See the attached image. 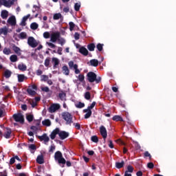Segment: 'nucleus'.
<instances>
[{"label":"nucleus","mask_w":176,"mask_h":176,"mask_svg":"<svg viewBox=\"0 0 176 176\" xmlns=\"http://www.w3.org/2000/svg\"><path fill=\"white\" fill-rule=\"evenodd\" d=\"M61 34L60 33V32H55L51 34L50 41L53 43H56V42H57V41L59 40Z\"/></svg>","instance_id":"6"},{"label":"nucleus","mask_w":176,"mask_h":176,"mask_svg":"<svg viewBox=\"0 0 176 176\" xmlns=\"http://www.w3.org/2000/svg\"><path fill=\"white\" fill-rule=\"evenodd\" d=\"M78 80H79L80 82H83V80H85V75H83V74H80V75L78 76Z\"/></svg>","instance_id":"54"},{"label":"nucleus","mask_w":176,"mask_h":176,"mask_svg":"<svg viewBox=\"0 0 176 176\" xmlns=\"http://www.w3.org/2000/svg\"><path fill=\"white\" fill-rule=\"evenodd\" d=\"M63 18V15L61 13H56L53 16V19L54 20H60V19Z\"/></svg>","instance_id":"32"},{"label":"nucleus","mask_w":176,"mask_h":176,"mask_svg":"<svg viewBox=\"0 0 176 176\" xmlns=\"http://www.w3.org/2000/svg\"><path fill=\"white\" fill-rule=\"evenodd\" d=\"M18 69L20 70V71H27V65L21 63V64H19L18 65Z\"/></svg>","instance_id":"30"},{"label":"nucleus","mask_w":176,"mask_h":176,"mask_svg":"<svg viewBox=\"0 0 176 176\" xmlns=\"http://www.w3.org/2000/svg\"><path fill=\"white\" fill-rule=\"evenodd\" d=\"M69 137V133L65 131H60L59 129V138L60 140H65Z\"/></svg>","instance_id":"10"},{"label":"nucleus","mask_w":176,"mask_h":176,"mask_svg":"<svg viewBox=\"0 0 176 176\" xmlns=\"http://www.w3.org/2000/svg\"><path fill=\"white\" fill-rule=\"evenodd\" d=\"M38 27H39V25L35 22L32 23L30 25L31 30H38Z\"/></svg>","instance_id":"36"},{"label":"nucleus","mask_w":176,"mask_h":176,"mask_svg":"<svg viewBox=\"0 0 176 176\" xmlns=\"http://www.w3.org/2000/svg\"><path fill=\"white\" fill-rule=\"evenodd\" d=\"M3 75L6 79H9V78L12 76V71L9 69H6Z\"/></svg>","instance_id":"20"},{"label":"nucleus","mask_w":176,"mask_h":176,"mask_svg":"<svg viewBox=\"0 0 176 176\" xmlns=\"http://www.w3.org/2000/svg\"><path fill=\"white\" fill-rule=\"evenodd\" d=\"M3 52L4 54L8 56V54H10L12 53V51L10 50V48L5 47L3 50Z\"/></svg>","instance_id":"40"},{"label":"nucleus","mask_w":176,"mask_h":176,"mask_svg":"<svg viewBox=\"0 0 176 176\" xmlns=\"http://www.w3.org/2000/svg\"><path fill=\"white\" fill-rule=\"evenodd\" d=\"M100 133L104 140L108 137V133H107V129L104 126L100 127Z\"/></svg>","instance_id":"11"},{"label":"nucleus","mask_w":176,"mask_h":176,"mask_svg":"<svg viewBox=\"0 0 176 176\" xmlns=\"http://www.w3.org/2000/svg\"><path fill=\"white\" fill-rule=\"evenodd\" d=\"M69 25L70 31H74V29L75 28V23H74V22H69Z\"/></svg>","instance_id":"48"},{"label":"nucleus","mask_w":176,"mask_h":176,"mask_svg":"<svg viewBox=\"0 0 176 176\" xmlns=\"http://www.w3.org/2000/svg\"><path fill=\"white\" fill-rule=\"evenodd\" d=\"M126 171H128V173H133L134 171V168L132 166L129 165Z\"/></svg>","instance_id":"50"},{"label":"nucleus","mask_w":176,"mask_h":176,"mask_svg":"<svg viewBox=\"0 0 176 176\" xmlns=\"http://www.w3.org/2000/svg\"><path fill=\"white\" fill-rule=\"evenodd\" d=\"M26 119H27L28 122H32V120H34V116L32 114L28 115L26 116Z\"/></svg>","instance_id":"43"},{"label":"nucleus","mask_w":176,"mask_h":176,"mask_svg":"<svg viewBox=\"0 0 176 176\" xmlns=\"http://www.w3.org/2000/svg\"><path fill=\"white\" fill-rule=\"evenodd\" d=\"M91 140L92 141V142H95V144H97V142H98V137H97V135H93L91 138Z\"/></svg>","instance_id":"44"},{"label":"nucleus","mask_w":176,"mask_h":176,"mask_svg":"<svg viewBox=\"0 0 176 176\" xmlns=\"http://www.w3.org/2000/svg\"><path fill=\"white\" fill-rule=\"evenodd\" d=\"M62 70L65 75H69V69H68V66L65 65L62 67Z\"/></svg>","instance_id":"29"},{"label":"nucleus","mask_w":176,"mask_h":176,"mask_svg":"<svg viewBox=\"0 0 176 176\" xmlns=\"http://www.w3.org/2000/svg\"><path fill=\"white\" fill-rule=\"evenodd\" d=\"M96 48L98 49V52H102L104 49V44L98 43L96 45Z\"/></svg>","instance_id":"37"},{"label":"nucleus","mask_w":176,"mask_h":176,"mask_svg":"<svg viewBox=\"0 0 176 176\" xmlns=\"http://www.w3.org/2000/svg\"><path fill=\"white\" fill-rule=\"evenodd\" d=\"M112 120L114 122H123V118H122L120 116H114L112 118Z\"/></svg>","instance_id":"21"},{"label":"nucleus","mask_w":176,"mask_h":176,"mask_svg":"<svg viewBox=\"0 0 176 176\" xmlns=\"http://www.w3.org/2000/svg\"><path fill=\"white\" fill-rule=\"evenodd\" d=\"M26 91L29 96H36V91L32 89L31 87H28V88L26 89Z\"/></svg>","instance_id":"19"},{"label":"nucleus","mask_w":176,"mask_h":176,"mask_svg":"<svg viewBox=\"0 0 176 176\" xmlns=\"http://www.w3.org/2000/svg\"><path fill=\"white\" fill-rule=\"evenodd\" d=\"M94 107H96V102H93L91 104L87 107V109L91 111Z\"/></svg>","instance_id":"59"},{"label":"nucleus","mask_w":176,"mask_h":176,"mask_svg":"<svg viewBox=\"0 0 176 176\" xmlns=\"http://www.w3.org/2000/svg\"><path fill=\"white\" fill-rule=\"evenodd\" d=\"M89 63L91 67H98V60L97 59H92L89 61Z\"/></svg>","instance_id":"22"},{"label":"nucleus","mask_w":176,"mask_h":176,"mask_svg":"<svg viewBox=\"0 0 176 176\" xmlns=\"http://www.w3.org/2000/svg\"><path fill=\"white\" fill-rule=\"evenodd\" d=\"M54 159L59 164H65L66 160L63 157L61 151H56L54 154Z\"/></svg>","instance_id":"3"},{"label":"nucleus","mask_w":176,"mask_h":176,"mask_svg":"<svg viewBox=\"0 0 176 176\" xmlns=\"http://www.w3.org/2000/svg\"><path fill=\"white\" fill-rule=\"evenodd\" d=\"M73 126H74V127H75V129H76V130H80V124H79V122L74 123Z\"/></svg>","instance_id":"53"},{"label":"nucleus","mask_w":176,"mask_h":176,"mask_svg":"<svg viewBox=\"0 0 176 176\" xmlns=\"http://www.w3.org/2000/svg\"><path fill=\"white\" fill-rule=\"evenodd\" d=\"M27 20H28V16H23L20 23V25H22V27H25L27 24L25 22L27 21Z\"/></svg>","instance_id":"33"},{"label":"nucleus","mask_w":176,"mask_h":176,"mask_svg":"<svg viewBox=\"0 0 176 176\" xmlns=\"http://www.w3.org/2000/svg\"><path fill=\"white\" fill-rule=\"evenodd\" d=\"M79 53H80V54H82V56H88L89 55V51L87 50V49H86V47H80L78 50Z\"/></svg>","instance_id":"14"},{"label":"nucleus","mask_w":176,"mask_h":176,"mask_svg":"<svg viewBox=\"0 0 176 176\" xmlns=\"http://www.w3.org/2000/svg\"><path fill=\"white\" fill-rule=\"evenodd\" d=\"M57 53H58V54H59V56H62L63 55V47H58Z\"/></svg>","instance_id":"56"},{"label":"nucleus","mask_w":176,"mask_h":176,"mask_svg":"<svg viewBox=\"0 0 176 176\" xmlns=\"http://www.w3.org/2000/svg\"><path fill=\"white\" fill-rule=\"evenodd\" d=\"M59 133H60L59 128H56L55 129H54L52 131V132L51 133V134L50 135L51 140H54L56 138V135H57V134L59 135Z\"/></svg>","instance_id":"12"},{"label":"nucleus","mask_w":176,"mask_h":176,"mask_svg":"<svg viewBox=\"0 0 176 176\" xmlns=\"http://www.w3.org/2000/svg\"><path fill=\"white\" fill-rule=\"evenodd\" d=\"M80 38V34L78 32H76L74 34V38L76 41H78V39Z\"/></svg>","instance_id":"57"},{"label":"nucleus","mask_w":176,"mask_h":176,"mask_svg":"<svg viewBox=\"0 0 176 176\" xmlns=\"http://www.w3.org/2000/svg\"><path fill=\"white\" fill-rule=\"evenodd\" d=\"M30 129L32 130V131H34V133H38V130H39V129L36 126H32L30 127Z\"/></svg>","instance_id":"51"},{"label":"nucleus","mask_w":176,"mask_h":176,"mask_svg":"<svg viewBox=\"0 0 176 176\" xmlns=\"http://www.w3.org/2000/svg\"><path fill=\"white\" fill-rule=\"evenodd\" d=\"M43 38L45 39H49V38H50V33L49 32H45L43 33Z\"/></svg>","instance_id":"49"},{"label":"nucleus","mask_w":176,"mask_h":176,"mask_svg":"<svg viewBox=\"0 0 176 176\" xmlns=\"http://www.w3.org/2000/svg\"><path fill=\"white\" fill-rule=\"evenodd\" d=\"M83 112L85 113L84 116L85 119H89L91 116L92 111L90 109H85L83 110Z\"/></svg>","instance_id":"15"},{"label":"nucleus","mask_w":176,"mask_h":176,"mask_svg":"<svg viewBox=\"0 0 176 176\" xmlns=\"http://www.w3.org/2000/svg\"><path fill=\"white\" fill-rule=\"evenodd\" d=\"M74 10H76V12H79V10H80V3H76L74 4Z\"/></svg>","instance_id":"45"},{"label":"nucleus","mask_w":176,"mask_h":176,"mask_svg":"<svg viewBox=\"0 0 176 176\" xmlns=\"http://www.w3.org/2000/svg\"><path fill=\"white\" fill-rule=\"evenodd\" d=\"M8 16H9V12L6 10L1 11V17L3 19H8Z\"/></svg>","instance_id":"31"},{"label":"nucleus","mask_w":176,"mask_h":176,"mask_svg":"<svg viewBox=\"0 0 176 176\" xmlns=\"http://www.w3.org/2000/svg\"><path fill=\"white\" fill-rule=\"evenodd\" d=\"M87 49L89 50V52H94V50L96 49V45L93 43H89L87 45Z\"/></svg>","instance_id":"23"},{"label":"nucleus","mask_w":176,"mask_h":176,"mask_svg":"<svg viewBox=\"0 0 176 176\" xmlns=\"http://www.w3.org/2000/svg\"><path fill=\"white\" fill-rule=\"evenodd\" d=\"M41 90L45 93H49V91H50V89L48 88V87H41Z\"/></svg>","instance_id":"55"},{"label":"nucleus","mask_w":176,"mask_h":176,"mask_svg":"<svg viewBox=\"0 0 176 176\" xmlns=\"http://www.w3.org/2000/svg\"><path fill=\"white\" fill-rule=\"evenodd\" d=\"M75 107L76 108H85V103L82 102H79L78 103L75 104Z\"/></svg>","instance_id":"42"},{"label":"nucleus","mask_w":176,"mask_h":176,"mask_svg":"<svg viewBox=\"0 0 176 176\" xmlns=\"http://www.w3.org/2000/svg\"><path fill=\"white\" fill-rule=\"evenodd\" d=\"M10 60L11 63H16L18 61L19 58H17V55L13 54V55L10 56Z\"/></svg>","instance_id":"28"},{"label":"nucleus","mask_w":176,"mask_h":176,"mask_svg":"<svg viewBox=\"0 0 176 176\" xmlns=\"http://www.w3.org/2000/svg\"><path fill=\"white\" fill-rule=\"evenodd\" d=\"M58 42L59 43V45L64 46V45H65V39L64 38H60L58 40Z\"/></svg>","instance_id":"46"},{"label":"nucleus","mask_w":176,"mask_h":176,"mask_svg":"<svg viewBox=\"0 0 176 176\" xmlns=\"http://www.w3.org/2000/svg\"><path fill=\"white\" fill-rule=\"evenodd\" d=\"M12 117L15 122H18L19 123H21V124H24V116H23V114L20 113H15Z\"/></svg>","instance_id":"4"},{"label":"nucleus","mask_w":176,"mask_h":176,"mask_svg":"<svg viewBox=\"0 0 176 176\" xmlns=\"http://www.w3.org/2000/svg\"><path fill=\"white\" fill-rule=\"evenodd\" d=\"M28 45H29L30 47L35 48L38 46V45H39V43H38V41L35 40V38L33 36H30L28 38Z\"/></svg>","instance_id":"5"},{"label":"nucleus","mask_w":176,"mask_h":176,"mask_svg":"<svg viewBox=\"0 0 176 176\" xmlns=\"http://www.w3.org/2000/svg\"><path fill=\"white\" fill-rule=\"evenodd\" d=\"M42 74H43V72L41 69H38L36 71V75L37 76H41V75H42Z\"/></svg>","instance_id":"63"},{"label":"nucleus","mask_w":176,"mask_h":176,"mask_svg":"<svg viewBox=\"0 0 176 176\" xmlns=\"http://www.w3.org/2000/svg\"><path fill=\"white\" fill-rule=\"evenodd\" d=\"M24 79H25L24 74H18V82L21 83V82H24Z\"/></svg>","instance_id":"34"},{"label":"nucleus","mask_w":176,"mask_h":176,"mask_svg":"<svg viewBox=\"0 0 176 176\" xmlns=\"http://www.w3.org/2000/svg\"><path fill=\"white\" fill-rule=\"evenodd\" d=\"M20 39H26L27 38V33L22 32L19 34Z\"/></svg>","instance_id":"38"},{"label":"nucleus","mask_w":176,"mask_h":176,"mask_svg":"<svg viewBox=\"0 0 176 176\" xmlns=\"http://www.w3.org/2000/svg\"><path fill=\"white\" fill-rule=\"evenodd\" d=\"M0 176H8V173L6 170L0 173Z\"/></svg>","instance_id":"64"},{"label":"nucleus","mask_w":176,"mask_h":176,"mask_svg":"<svg viewBox=\"0 0 176 176\" xmlns=\"http://www.w3.org/2000/svg\"><path fill=\"white\" fill-rule=\"evenodd\" d=\"M12 49H13L14 52L16 53V54H21L20 48L19 47L14 45L12 47Z\"/></svg>","instance_id":"39"},{"label":"nucleus","mask_w":176,"mask_h":176,"mask_svg":"<svg viewBox=\"0 0 176 176\" xmlns=\"http://www.w3.org/2000/svg\"><path fill=\"white\" fill-rule=\"evenodd\" d=\"M87 79L90 83L96 82L100 83L101 82V77H97V74L93 72H89L87 74Z\"/></svg>","instance_id":"1"},{"label":"nucleus","mask_w":176,"mask_h":176,"mask_svg":"<svg viewBox=\"0 0 176 176\" xmlns=\"http://www.w3.org/2000/svg\"><path fill=\"white\" fill-rule=\"evenodd\" d=\"M144 157H149L150 160H151V159H152V155H151V153H149L148 151H146L144 153Z\"/></svg>","instance_id":"52"},{"label":"nucleus","mask_w":176,"mask_h":176,"mask_svg":"<svg viewBox=\"0 0 176 176\" xmlns=\"http://www.w3.org/2000/svg\"><path fill=\"white\" fill-rule=\"evenodd\" d=\"M36 163L38 164H43L45 163V159L43 158V155H40L37 156Z\"/></svg>","instance_id":"16"},{"label":"nucleus","mask_w":176,"mask_h":176,"mask_svg":"<svg viewBox=\"0 0 176 176\" xmlns=\"http://www.w3.org/2000/svg\"><path fill=\"white\" fill-rule=\"evenodd\" d=\"M148 168H153L155 167V164L153 162H149L147 164Z\"/></svg>","instance_id":"58"},{"label":"nucleus","mask_w":176,"mask_h":176,"mask_svg":"<svg viewBox=\"0 0 176 176\" xmlns=\"http://www.w3.org/2000/svg\"><path fill=\"white\" fill-rule=\"evenodd\" d=\"M8 24H10V25H16V17L14 16H10L8 19Z\"/></svg>","instance_id":"17"},{"label":"nucleus","mask_w":176,"mask_h":176,"mask_svg":"<svg viewBox=\"0 0 176 176\" xmlns=\"http://www.w3.org/2000/svg\"><path fill=\"white\" fill-rule=\"evenodd\" d=\"M60 108V104H53L49 107L48 111L50 113H54V112H56V111H58Z\"/></svg>","instance_id":"9"},{"label":"nucleus","mask_w":176,"mask_h":176,"mask_svg":"<svg viewBox=\"0 0 176 176\" xmlns=\"http://www.w3.org/2000/svg\"><path fill=\"white\" fill-rule=\"evenodd\" d=\"M8 35V28L4 27L2 28H0V35Z\"/></svg>","instance_id":"27"},{"label":"nucleus","mask_w":176,"mask_h":176,"mask_svg":"<svg viewBox=\"0 0 176 176\" xmlns=\"http://www.w3.org/2000/svg\"><path fill=\"white\" fill-rule=\"evenodd\" d=\"M32 90H38V87L36 85H32V86H29Z\"/></svg>","instance_id":"62"},{"label":"nucleus","mask_w":176,"mask_h":176,"mask_svg":"<svg viewBox=\"0 0 176 176\" xmlns=\"http://www.w3.org/2000/svg\"><path fill=\"white\" fill-rule=\"evenodd\" d=\"M38 140L40 141H44V142L46 144V142H49L50 141V138H49V136H47V134L44 133L41 136L38 137Z\"/></svg>","instance_id":"13"},{"label":"nucleus","mask_w":176,"mask_h":176,"mask_svg":"<svg viewBox=\"0 0 176 176\" xmlns=\"http://www.w3.org/2000/svg\"><path fill=\"white\" fill-rule=\"evenodd\" d=\"M46 44L48 45L50 47H52V49H55L56 47V45L53 44L52 43L47 42Z\"/></svg>","instance_id":"60"},{"label":"nucleus","mask_w":176,"mask_h":176,"mask_svg":"<svg viewBox=\"0 0 176 176\" xmlns=\"http://www.w3.org/2000/svg\"><path fill=\"white\" fill-rule=\"evenodd\" d=\"M52 63H54V69L57 68V65L60 64V60L57 58H52Z\"/></svg>","instance_id":"25"},{"label":"nucleus","mask_w":176,"mask_h":176,"mask_svg":"<svg viewBox=\"0 0 176 176\" xmlns=\"http://www.w3.org/2000/svg\"><path fill=\"white\" fill-rule=\"evenodd\" d=\"M58 97L61 101H67V94L64 91H61L58 94Z\"/></svg>","instance_id":"18"},{"label":"nucleus","mask_w":176,"mask_h":176,"mask_svg":"<svg viewBox=\"0 0 176 176\" xmlns=\"http://www.w3.org/2000/svg\"><path fill=\"white\" fill-rule=\"evenodd\" d=\"M62 118L63 120H65L66 124H69V126H71V124L74 123V121H72V119H73L72 114H71L68 111L63 112Z\"/></svg>","instance_id":"2"},{"label":"nucleus","mask_w":176,"mask_h":176,"mask_svg":"<svg viewBox=\"0 0 176 176\" xmlns=\"http://www.w3.org/2000/svg\"><path fill=\"white\" fill-rule=\"evenodd\" d=\"M30 149H32V151H35L36 149V146L35 144H30L29 146Z\"/></svg>","instance_id":"61"},{"label":"nucleus","mask_w":176,"mask_h":176,"mask_svg":"<svg viewBox=\"0 0 176 176\" xmlns=\"http://www.w3.org/2000/svg\"><path fill=\"white\" fill-rule=\"evenodd\" d=\"M41 82H47V80H49V76H46V75H42L41 76Z\"/></svg>","instance_id":"41"},{"label":"nucleus","mask_w":176,"mask_h":176,"mask_svg":"<svg viewBox=\"0 0 176 176\" xmlns=\"http://www.w3.org/2000/svg\"><path fill=\"white\" fill-rule=\"evenodd\" d=\"M43 126H47V127H49L52 126V122H50V120L47 119L42 121Z\"/></svg>","instance_id":"24"},{"label":"nucleus","mask_w":176,"mask_h":176,"mask_svg":"<svg viewBox=\"0 0 176 176\" xmlns=\"http://www.w3.org/2000/svg\"><path fill=\"white\" fill-rule=\"evenodd\" d=\"M44 65H45V67H49V65H50V58H47L45 60Z\"/></svg>","instance_id":"47"},{"label":"nucleus","mask_w":176,"mask_h":176,"mask_svg":"<svg viewBox=\"0 0 176 176\" xmlns=\"http://www.w3.org/2000/svg\"><path fill=\"white\" fill-rule=\"evenodd\" d=\"M3 130L4 132L3 133V137H4V138H6V140L12 138V129L6 127Z\"/></svg>","instance_id":"8"},{"label":"nucleus","mask_w":176,"mask_h":176,"mask_svg":"<svg viewBox=\"0 0 176 176\" xmlns=\"http://www.w3.org/2000/svg\"><path fill=\"white\" fill-rule=\"evenodd\" d=\"M116 168L120 169L122 167H124V161H122L121 162H116Z\"/></svg>","instance_id":"26"},{"label":"nucleus","mask_w":176,"mask_h":176,"mask_svg":"<svg viewBox=\"0 0 176 176\" xmlns=\"http://www.w3.org/2000/svg\"><path fill=\"white\" fill-rule=\"evenodd\" d=\"M84 97H85V100H87V101H89V100H91V94H90V92L87 91L85 93Z\"/></svg>","instance_id":"35"},{"label":"nucleus","mask_w":176,"mask_h":176,"mask_svg":"<svg viewBox=\"0 0 176 176\" xmlns=\"http://www.w3.org/2000/svg\"><path fill=\"white\" fill-rule=\"evenodd\" d=\"M17 0H0V5H3L6 8H11L12 5H14V2Z\"/></svg>","instance_id":"7"}]
</instances>
